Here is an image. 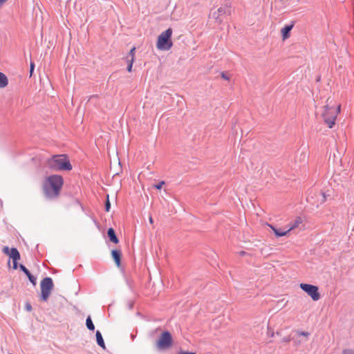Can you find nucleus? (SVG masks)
<instances>
[{
  "label": "nucleus",
  "instance_id": "f257e3e1",
  "mask_svg": "<svg viewBox=\"0 0 354 354\" xmlns=\"http://www.w3.org/2000/svg\"><path fill=\"white\" fill-rule=\"evenodd\" d=\"M64 180L59 175H52L47 177L43 184L42 189L48 198H57L60 193Z\"/></svg>",
  "mask_w": 354,
  "mask_h": 354
},
{
  "label": "nucleus",
  "instance_id": "f03ea898",
  "mask_svg": "<svg viewBox=\"0 0 354 354\" xmlns=\"http://www.w3.org/2000/svg\"><path fill=\"white\" fill-rule=\"evenodd\" d=\"M341 109L340 104L337 103L335 99L328 97L326 104L324 107L322 117L325 123L329 128H332L335 123L337 115Z\"/></svg>",
  "mask_w": 354,
  "mask_h": 354
},
{
  "label": "nucleus",
  "instance_id": "7ed1b4c3",
  "mask_svg": "<svg viewBox=\"0 0 354 354\" xmlns=\"http://www.w3.org/2000/svg\"><path fill=\"white\" fill-rule=\"evenodd\" d=\"M48 166L55 171L64 170L70 171L72 169V165L66 155H55L52 156L47 161Z\"/></svg>",
  "mask_w": 354,
  "mask_h": 354
},
{
  "label": "nucleus",
  "instance_id": "20e7f679",
  "mask_svg": "<svg viewBox=\"0 0 354 354\" xmlns=\"http://www.w3.org/2000/svg\"><path fill=\"white\" fill-rule=\"evenodd\" d=\"M172 34L173 30L171 28L161 32L157 39L156 48L160 50H170L173 46Z\"/></svg>",
  "mask_w": 354,
  "mask_h": 354
},
{
  "label": "nucleus",
  "instance_id": "39448f33",
  "mask_svg": "<svg viewBox=\"0 0 354 354\" xmlns=\"http://www.w3.org/2000/svg\"><path fill=\"white\" fill-rule=\"evenodd\" d=\"M173 339L169 331H164L156 342V346L159 350H166L171 347Z\"/></svg>",
  "mask_w": 354,
  "mask_h": 354
},
{
  "label": "nucleus",
  "instance_id": "423d86ee",
  "mask_svg": "<svg viewBox=\"0 0 354 354\" xmlns=\"http://www.w3.org/2000/svg\"><path fill=\"white\" fill-rule=\"evenodd\" d=\"M53 288V282L51 278L46 277L41 281V299L47 301L49 297L52 289Z\"/></svg>",
  "mask_w": 354,
  "mask_h": 354
},
{
  "label": "nucleus",
  "instance_id": "0eeeda50",
  "mask_svg": "<svg viewBox=\"0 0 354 354\" xmlns=\"http://www.w3.org/2000/svg\"><path fill=\"white\" fill-rule=\"evenodd\" d=\"M299 287L302 290L306 292L313 301H317L320 299L321 296L317 286L308 283H300Z\"/></svg>",
  "mask_w": 354,
  "mask_h": 354
},
{
  "label": "nucleus",
  "instance_id": "6e6552de",
  "mask_svg": "<svg viewBox=\"0 0 354 354\" xmlns=\"http://www.w3.org/2000/svg\"><path fill=\"white\" fill-rule=\"evenodd\" d=\"M3 252L8 255L10 258L12 259L13 269L17 270L18 268L17 261L20 259V254L17 248H12L10 249L8 247L6 246L3 248Z\"/></svg>",
  "mask_w": 354,
  "mask_h": 354
},
{
  "label": "nucleus",
  "instance_id": "1a4fd4ad",
  "mask_svg": "<svg viewBox=\"0 0 354 354\" xmlns=\"http://www.w3.org/2000/svg\"><path fill=\"white\" fill-rule=\"evenodd\" d=\"M111 257L116 265V266L120 268L121 267V258H122V252L120 250H111Z\"/></svg>",
  "mask_w": 354,
  "mask_h": 354
},
{
  "label": "nucleus",
  "instance_id": "9d476101",
  "mask_svg": "<svg viewBox=\"0 0 354 354\" xmlns=\"http://www.w3.org/2000/svg\"><path fill=\"white\" fill-rule=\"evenodd\" d=\"M19 268L26 274V276L28 277L30 281L34 286H35L36 285V280H37L36 278L30 274L29 270L24 265H20Z\"/></svg>",
  "mask_w": 354,
  "mask_h": 354
},
{
  "label": "nucleus",
  "instance_id": "9b49d317",
  "mask_svg": "<svg viewBox=\"0 0 354 354\" xmlns=\"http://www.w3.org/2000/svg\"><path fill=\"white\" fill-rule=\"evenodd\" d=\"M107 235H108V237H109L110 241H111L115 244L118 243L119 239H118V237L115 233V231L113 228H111V227L109 228V230L107 231Z\"/></svg>",
  "mask_w": 354,
  "mask_h": 354
},
{
  "label": "nucleus",
  "instance_id": "f8f14e48",
  "mask_svg": "<svg viewBox=\"0 0 354 354\" xmlns=\"http://www.w3.org/2000/svg\"><path fill=\"white\" fill-rule=\"evenodd\" d=\"M293 25L286 26L284 28H283L281 30L283 39L285 40L286 39L289 37V32L292 29Z\"/></svg>",
  "mask_w": 354,
  "mask_h": 354
},
{
  "label": "nucleus",
  "instance_id": "ddd939ff",
  "mask_svg": "<svg viewBox=\"0 0 354 354\" xmlns=\"http://www.w3.org/2000/svg\"><path fill=\"white\" fill-rule=\"evenodd\" d=\"M268 225L272 229V230L274 233L275 236H277V237L283 236H286V235H287L288 234V230H286V231H281V230H280L279 229L275 228L274 226H272L271 225Z\"/></svg>",
  "mask_w": 354,
  "mask_h": 354
},
{
  "label": "nucleus",
  "instance_id": "4468645a",
  "mask_svg": "<svg viewBox=\"0 0 354 354\" xmlns=\"http://www.w3.org/2000/svg\"><path fill=\"white\" fill-rule=\"evenodd\" d=\"M302 223V219L300 217H297L290 225V227L288 230V232L291 230L298 227L299 225Z\"/></svg>",
  "mask_w": 354,
  "mask_h": 354
},
{
  "label": "nucleus",
  "instance_id": "2eb2a0df",
  "mask_svg": "<svg viewBox=\"0 0 354 354\" xmlns=\"http://www.w3.org/2000/svg\"><path fill=\"white\" fill-rule=\"evenodd\" d=\"M8 84V80L7 77L3 73L0 72V88L6 87Z\"/></svg>",
  "mask_w": 354,
  "mask_h": 354
},
{
  "label": "nucleus",
  "instance_id": "dca6fc26",
  "mask_svg": "<svg viewBox=\"0 0 354 354\" xmlns=\"http://www.w3.org/2000/svg\"><path fill=\"white\" fill-rule=\"evenodd\" d=\"M96 339H97V344L99 346H100L102 348H105V344H104L102 334L98 330L96 332Z\"/></svg>",
  "mask_w": 354,
  "mask_h": 354
},
{
  "label": "nucleus",
  "instance_id": "f3484780",
  "mask_svg": "<svg viewBox=\"0 0 354 354\" xmlns=\"http://www.w3.org/2000/svg\"><path fill=\"white\" fill-rule=\"evenodd\" d=\"M86 324L87 328L91 330H94L95 326L91 320V318L90 316H88L86 320Z\"/></svg>",
  "mask_w": 354,
  "mask_h": 354
},
{
  "label": "nucleus",
  "instance_id": "a211bd4d",
  "mask_svg": "<svg viewBox=\"0 0 354 354\" xmlns=\"http://www.w3.org/2000/svg\"><path fill=\"white\" fill-rule=\"evenodd\" d=\"M133 62H134L133 58H131V59L129 60V62H128L129 64L127 66V71L129 72H131V71H132V66H133Z\"/></svg>",
  "mask_w": 354,
  "mask_h": 354
},
{
  "label": "nucleus",
  "instance_id": "6ab92c4d",
  "mask_svg": "<svg viewBox=\"0 0 354 354\" xmlns=\"http://www.w3.org/2000/svg\"><path fill=\"white\" fill-rule=\"evenodd\" d=\"M135 51L136 47H133L129 53V55L131 56V58H133V60L135 59Z\"/></svg>",
  "mask_w": 354,
  "mask_h": 354
},
{
  "label": "nucleus",
  "instance_id": "aec40b11",
  "mask_svg": "<svg viewBox=\"0 0 354 354\" xmlns=\"http://www.w3.org/2000/svg\"><path fill=\"white\" fill-rule=\"evenodd\" d=\"M165 185V181H160L158 184L155 185L153 187L157 189H160L162 187Z\"/></svg>",
  "mask_w": 354,
  "mask_h": 354
},
{
  "label": "nucleus",
  "instance_id": "412c9836",
  "mask_svg": "<svg viewBox=\"0 0 354 354\" xmlns=\"http://www.w3.org/2000/svg\"><path fill=\"white\" fill-rule=\"evenodd\" d=\"M342 354H354V350H345Z\"/></svg>",
  "mask_w": 354,
  "mask_h": 354
},
{
  "label": "nucleus",
  "instance_id": "4be33fe9",
  "mask_svg": "<svg viewBox=\"0 0 354 354\" xmlns=\"http://www.w3.org/2000/svg\"><path fill=\"white\" fill-rule=\"evenodd\" d=\"M34 67H35L34 63L31 62L30 63V75H32V73H33V71H34Z\"/></svg>",
  "mask_w": 354,
  "mask_h": 354
},
{
  "label": "nucleus",
  "instance_id": "5701e85b",
  "mask_svg": "<svg viewBox=\"0 0 354 354\" xmlns=\"http://www.w3.org/2000/svg\"><path fill=\"white\" fill-rule=\"evenodd\" d=\"M105 206H106V210L107 212H109V209H110V206H111V204H110V202H109V200H107V201H106V205H105Z\"/></svg>",
  "mask_w": 354,
  "mask_h": 354
},
{
  "label": "nucleus",
  "instance_id": "b1692460",
  "mask_svg": "<svg viewBox=\"0 0 354 354\" xmlns=\"http://www.w3.org/2000/svg\"><path fill=\"white\" fill-rule=\"evenodd\" d=\"M221 77L225 80H230V77L227 76L225 73H221Z\"/></svg>",
  "mask_w": 354,
  "mask_h": 354
},
{
  "label": "nucleus",
  "instance_id": "393cba45",
  "mask_svg": "<svg viewBox=\"0 0 354 354\" xmlns=\"http://www.w3.org/2000/svg\"><path fill=\"white\" fill-rule=\"evenodd\" d=\"M299 335H302V336H305V337H308L309 335V333L308 332L302 331V332H299Z\"/></svg>",
  "mask_w": 354,
  "mask_h": 354
},
{
  "label": "nucleus",
  "instance_id": "a878e982",
  "mask_svg": "<svg viewBox=\"0 0 354 354\" xmlns=\"http://www.w3.org/2000/svg\"><path fill=\"white\" fill-rule=\"evenodd\" d=\"M217 12L220 14H223L225 12V9L223 8H219L217 10Z\"/></svg>",
  "mask_w": 354,
  "mask_h": 354
},
{
  "label": "nucleus",
  "instance_id": "bb28decb",
  "mask_svg": "<svg viewBox=\"0 0 354 354\" xmlns=\"http://www.w3.org/2000/svg\"><path fill=\"white\" fill-rule=\"evenodd\" d=\"M26 307L28 311H30L32 310V307H31L30 304H26Z\"/></svg>",
  "mask_w": 354,
  "mask_h": 354
},
{
  "label": "nucleus",
  "instance_id": "cd10ccee",
  "mask_svg": "<svg viewBox=\"0 0 354 354\" xmlns=\"http://www.w3.org/2000/svg\"><path fill=\"white\" fill-rule=\"evenodd\" d=\"M178 354H195L194 353H189V352H180Z\"/></svg>",
  "mask_w": 354,
  "mask_h": 354
},
{
  "label": "nucleus",
  "instance_id": "c85d7f7f",
  "mask_svg": "<svg viewBox=\"0 0 354 354\" xmlns=\"http://www.w3.org/2000/svg\"><path fill=\"white\" fill-rule=\"evenodd\" d=\"M245 254H246V252H244V251H241V252H239V255L240 256H244V255H245Z\"/></svg>",
  "mask_w": 354,
  "mask_h": 354
},
{
  "label": "nucleus",
  "instance_id": "c756f323",
  "mask_svg": "<svg viewBox=\"0 0 354 354\" xmlns=\"http://www.w3.org/2000/svg\"><path fill=\"white\" fill-rule=\"evenodd\" d=\"M7 0H0V7Z\"/></svg>",
  "mask_w": 354,
  "mask_h": 354
},
{
  "label": "nucleus",
  "instance_id": "7c9ffc66",
  "mask_svg": "<svg viewBox=\"0 0 354 354\" xmlns=\"http://www.w3.org/2000/svg\"><path fill=\"white\" fill-rule=\"evenodd\" d=\"M149 223H150L151 224H153V218H152V217H151V216H150V217H149Z\"/></svg>",
  "mask_w": 354,
  "mask_h": 354
},
{
  "label": "nucleus",
  "instance_id": "2f4dec72",
  "mask_svg": "<svg viewBox=\"0 0 354 354\" xmlns=\"http://www.w3.org/2000/svg\"><path fill=\"white\" fill-rule=\"evenodd\" d=\"M301 156H302V159H303V160H306V155H305L304 153H301Z\"/></svg>",
  "mask_w": 354,
  "mask_h": 354
}]
</instances>
